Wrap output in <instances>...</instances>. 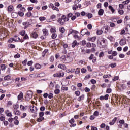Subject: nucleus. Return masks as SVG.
<instances>
[{"mask_svg": "<svg viewBox=\"0 0 130 130\" xmlns=\"http://www.w3.org/2000/svg\"><path fill=\"white\" fill-rule=\"evenodd\" d=\"M69 20H70V18H69L68 17H67L66 15H62L61 18H60L58 19V20H57V22L60 23V25L62 26V25L64 24V22H68V21H69Z\"/></svg>", "mask_w": 130, "mask_h": 130, "instance_id": "obj_1", "label": "nucleus"}, {"mask_svg": "<svg viewBox=\"0 0 130 130\" xmlns=\"http://www.w3.org/2000/svg\"><path fill=\"white\" fill-rule=\"evenodd\" d=\"M33 97V92L31 90H29L27 92L26 95L25 96V99L27 100H30L31 98Z\"/></svg>", "mask_w": 130, "mask_h": 130, "instance_id": "obj_2", "label": "nucleus"}, {"mask_svg": "<svg viewBox=\"0 0 130 130\" xmlns=\"http://www.w3.org/2000/svg\"><path fill=\"white\" fill-rule=\"evenodd\" d=\"M123 38L121 39L119 41V44L121 46H123V45H125L126 44V39H125V36H123Z\"/></svg>", "mask_w": 130, "mask_h": 130, "instance_id": "obj_3", "label": "nucleus"}, {"mask_svg": "<svg viewBox=\"0 0 130 130\" xmlns=\"http://www.w3.org/2000/svg\"><path fill=\"white\" fill-rule=\"evenodd\" d=\"M63 76H64V73H61L59 72L53 74V77L54 78H60V77H63Z\"/></svg>", "mask_w": 130, "mask_h": 130, "instance_id": "obj_4", "label": "nucleus"}, {"mask_svg": "<svg viewBox=\"0 0 130 130\" xmlns=\"http://www.w3.org/2000/svg\"><path fill=\"white\" fill-rule=\"evenodd\" d=\"M42 32L44 36H45V37H46V36H48V35L49 34V33H48V30L47 29H43L42 30Z\"/></svg>", "mask_w": 130, "mask_h": 130, "instance_id": "obj_5", "label": "nucleus"}, {"mask_svg": "<svg viewBox=\"0 0 130 130\" xmlns=\"http://www.w3.org/2000/svg\"><path fill=\"white\" fill-rule=\"evenodd\" d=\"M58 68L59 69H61L62 70H63L64 71H66V70H67V67L64 64H59L58 66Z\"/></svg>", "mask_w": 130, "mask_h": 130, "instance_id": "obj_6", "label": "nucleus"}, {"mask_svg": "<svg viewBox=\"0 0 130 130\" xmlns=\"http://www.w3.org/2000/svg\"><path fill=\"white\" fill-rule=\"evenodd\" d=\"M103 14H104V10L100 9L98 11L99 16H103Z\"/></svg>", "mask_w": 130, "mask_h": 130, "instance_id": "obj_7", "label": "nucleus"}, {"mask_svg": "<svg viewBox=\"0 0 130 130\" xmlns=\"http://www.w3.org/2000/svg\"><path fill=\"white\" fill-rule=\"evenodd\" d=\"M96 38V37H89L88 38V41H92V42H95Z\"/></svg>", "mask_w": 130, "mask_h": 130, "instance_id": "obj_8", "label": "nucleus"}, {"mask_svg": "<svg viewBox=\"0 0 130 130\" xmlns=\"http://www.w3.org/2000/svg\"><path fill=\"white\" fill-rule=\"evenodd\" d=\"M76 45H79V43L77 42V40H74L72 43V47L74 48V47H75Z\"/></svg>", "mask_w": 130, "mask_h": 130, "instance_id": "obj_9", "label": "nucleus"}, {"mask_svg": "<svg viewBox=\"0 0 130 130\" xmlns=\"http://www.w3.org/2000/svg\"><path fill=\"white\" fill-rule=\"evenodd\" d=\"M101 87L102 88H110L111 87V85L110 84H108L107 85V84L106 83H103V84L101 85Z\"/></svg>", "mask_w": 130, "mask_h": 130, "instance_id": "obj_10", "label": "nucleus"}, {"mask_svg": "<svg viewBox=\"0 0 130 130\" xmlns=\"http://www.w3.org/2000/svg\"><path fill=\"white\" fill-rule=\"evenodd\" d=\"M20 107L21 110H23V111L27 110V109H28V106H24L22 105H20Z\"/></svg>", "mask_w": 130, "mask_h": 130, "instance_id": "obj_11", "label": "nucleus"}, {"mask_svg": "<svg viewBox=\"0 0 130 130\" xmlns=\"http://www.w3.org/2000/svg\"><path fill=\"white\" fill-rule=\"evenodd\" d=\"M87 29L85 28L84 29H82L81 31V35H82V36H84V35H86V33H87Z\"/></svg>", "mask_w": 130, "mask_h": 130, "instance_id": "obj_12", "label": "nucleus"}, {"mask_svg": "<svg viewBox=\"0 0 130 130\" xmlns=\"http://www.w3.org/2000/svg\"><path fill=\"white\" fill-rule=\"evenodd\" d=\"M31 36L32 38L36 39L37 37H38V34H37L36 32H34L31 34Z\"/></svg>", "mask_w": 130, "mask_h": 130, "instance_id": "obj_13", "label": "nucleus"}, {"mask_svg": "<svg viewBox=\"0 0 130 130\" xmlns=\"http://www.w3.org/2000/svg\"><path fill=\"white\" fill-rule=\"evenodd\" d=\"M17 97L18 100H21L22 99H23V92H20Z\"/></svg>", "mask_w": 130, "mask_h": 130, "instance_id": "obj_14", "label": "nucleus"}, {"mask_svg": "<svg viewBox=\"0 0 130 130\" xmlns=\"http://www.w3.org/2000/svg\"><path fill=\"white\" fill-rule=\"evenodd\" d=\"M48 52V49H46L44 50V51L42 53V56L43 57H44L45 56V54Z\"/></svg>", "mask_w": 130, "mask_h": 130, "instance_id": "obj_15", "label": "nucleus"}, {"mask_svg": "<svg viewBox=\"0 0 130 130\" xmlns=\"http://www.w3.org/2000/svg\"><path fill=\"white\" fill-rule=\"evenodd\" d=\"M79 51H81V54H86V51H85V49L81 48L79 49Z\"/></svg>", "mask_w": 130, "mask_h": 130, "instance_id": "obj_16", "label": "nucleus"}, {"mask_svg": "<svg viewBox=\"0 0 130 130\" xmlns=\"http://www.w3.org/2000/svg\"><path fill=\"white\" fill-rule=\"evenodd\" d=\"M109 9L111 11L113 14V13H114V12H115V10L114 9V8H113V7L110 5L109 6Z\"/></svg>", "mask_w": 130, "mask_h": 130, "instance_id": "obj_17", "label": "nucleus"}, {"mask_svg": "<svg viewBox=\"0 0 130 130\" xmlns=\"http://www.w3.org/2000/svg\"><path fill=\"white\" fill-rule=\"evenodd\" d=\"M42 120H44V117H40L37 119L38 122H41Z\"/></svg>", "mask_w": 130, "mask_h": 130, "instance_id": "obj_18", "label": "nucleus"}, {"mask_svg": "<svg viewBox=\"0 0 130 130\" xmlns=\"http://www.w3.org/2000/svg\"><path fill=\"white\" fill-rule=\"evenodd\" d=\"M13 10H14V7L13 6H8V11L9 12H12V11H13Z\"/></svg>", "mask_w": 130, "mask_h": 130, "instance_id": "obj_19", "label": "nucleus"}, {"mask_svg": "<svg viewBox=\"0 0 130 130\" xmlns=\"http://www.w3.org/2000/svg\"><path fill=\"white\" fill-rule=\"evenodd\" d=\"M8 47H9V48H15V47H16V46L14 44H9Z\"/></svg>", "mask_w": 130, "mask_h": 130, "instance_id": "obj_20", "label": "nucleus"}, {"mask_svg": "<svg viewBox=\"0 0 130 130\" xmlns=\"http://www.w3.org/2000/svg\"><path fill=\"white\" fill-rule=\"evenodd\" d=\"M51 37L52 39H55L57 37V35L56 33L52 34Z\"/></svg>", "mask_w": 130, "mask_h": 130, "instance_id": "obj_21", "label": "nucleus"}, {"mask_svg": "<svg viewBox=\"0 0 130 130\" xmlns=\"http://www.w3.org/2000/svg\"><path fill=\"white\" fill-rule=\"evenodd\" d=\"M11 79V76L10 75H7V76H6L5 77H4V80H6V81H9V80Z\"/></svg>", "mask_w": 130, "mask_h": 130, "instance_id": "obj_22", "label": "nucleus"}, {"mask_svg": "<svg viewBox=\"0 0 130 130\" xmlns=\"http://www.w3.org/2000/svg\"><path fill=\"white\" fill-rule=\"evenodd\" d=\"M59 31L61 33H64V32H66V29H64V27H61L59 28Z\"/></svg>", "mask_w": 130, "mask_h": 130, "instance_id": "obj_23", "label": "nucleus"}, {"mask_svg": "<svg viewBox=\"0 0 130 130\" xmlns=\"http://www.w3.org/2000/svg\"><path fill=\"white\" fill-rule=\"evenodd\" d=\"M118 12L119 13V14L120 15H123V14H124V11H123V10L121 9V10H118Z\"/></svg>", "mask_w": 130, "mask_h": 130, "instance_id": "obj_24", "label": "nucleus"}, {"mask_svg": "<svg viewBox=\"0 0 130 130\" xmlns=\"http://www.w3.org/2000/svg\"><path fill=\"white\" fill-rule=\"evenodd\" d=\"M35 67L36 69H41V65H40L39 63H36L35 65Z\"/></svg>", "mask_w": 130, "mask_h": 130, "instance_id": "obj_25", "label": "nucleus"}, {"mask_svg": "<svg viewBox=\"0 0 130 130\" xmlns=\"http://www.w3.org/2000/svg\"><path fill=\"white\" fill-rule=\"evenodd\" d=\"M54 93L56 94V95H57L60 93V90L58 89H56L54 90Z\"/></svg>", "mask_w": 130, "mask_h": 130, "instance_id": "obj_26", "label": "nucleus"}, {"mask_svg": "<svg viewBox=\"0 0 130 130\" xmlns=\"http://www.w3.org/2000/svg\"><path fill=\"white\" fill-rule=\"evenodd\" d=\"M39 20L41 21V22H43V21H45V20H46V18L45 17H40L39 18Z\"/></svg>", "mask_w": 130, "mask_h": 130, "instance_id": "obj_27", "label": "nucleus"}, {"mask_svg": "<svg viewBox=\"0 0 130 130\" xmlns=\"http://www.w3.org/2000/svg\"><path fill=\"white\" fill-rule=\"evenodd\" d=\"M20 35L22 36H25V35L26 34V31L22 30L19 32Z\"/></svg>", "mask_w": 130, "mask_h": 130, "instance_id": "obj_28", "label": "nucleus"}, {"mask_svg": "<svg viewBox=\"0 0 130 130\" xmlns=\"http://www.w3.org/2000/svg\"><path fill=\"white\" fill-rule=\"evenodd\" d=\"M17 14L20 16V17H23L24 16V13L21 12V11H19L17 13Z\"/></svg>", "mask_w": 130, "mask_h": 130, "instance_id": "obj_29", "label": "nucleus"}, {"mask_svg": "<svg viewBox=\"0 0 130 130\" xmlns=\"http://www.w3.org/2000/svg\"><path fill=\"white\" fill-rule=\"evenodd\" d=\"M81 73H82V74H85V73H87V69L82 68V69H81Z\"/></svg>", "mask_w": 130, "mask_h": 130, "instance_id": "obj_30", "label": "nucleus"}, {"mask_svg": "<svg viewBox=\"0 0 130 130\" xmlns=\"http://www.w3.org/2000/svg\"><path fill=\"white\" fill-rule=\"evenodd\" d=\"M109 67H111V68H115V67H116V63H111L109 65Z\"/></svg>", "mask_w": 130, "mask_h": 130, "instance_id": "obj_31", "label": "nucleus"}, {"mask_svg": "<svg viewBox=\"0 0 130 130\" xmlns=\"http://www.w3.org/2000/svg\"><path fill=\"white\" fill-rule=\"evenodd\" d=\"M32 65H33V61L31 60L28 62L27 66H28V67H31Z\"/></svg>", "mask_w": 130, "mask_h": 130, "instance_id": "obj_32", "label": "nucleus"}, {"mask_svg": "<svg viewBox=\"0 0 130 130\" xmlns=\"http://www.w3.org/2000/svg\"><path fill=\"white\" fill-rule=\"evenodd\" d=\"M12 16H15V17H14L13 18H17V17H18V13L17 12H13L12 13Z\"/></svg>", "mask_w": 130, "mask_h": 130, "instance_id": "obj_33", "label": "nucleus"}, {"mask_svg": "<svg viewBox=\"0 0 130 130\" xmlns=\"http://www.w3.org/2000/svg\"><path fill=\"white\" fill-rule=\"evenodd\" d=\"M90 78H91V75L90 74H88L85 77L84 80H88L90 79Z\"/></svg>", "mask_w": 130, "mask_h": 130, "instance_id": "obj_34", "label": "nucleus"}, {"mask_svg": "<svg viewBox=\"0 0 130 130\" xmlns=\"http://www.w3.org/2000/svg\"><path fill=\"white\" fill-rule=\"evenodd\" d=\"M40 117H43L44 116V112H40L39 113Z\"/></svg>", "mask_w": 130, "mask_h": 130, "instance_id": "obj_35", "label": "nucleus"}, {"mask_svg": "<svg viewBox=\"0 0 130 130\" xmlns=\"http://www.w3.org/2000/svg\"><path fill=\"white\" fill-rule=\"evenodd\" d=\"M80 72H81V71L80 70V69L77 68L75 71V74L77 75L78 74H80Z\"/></svg>", "mask_w": 130, "mask_h": 130, "instance_id": "obj_36", "label": "nucleus"}, {"mask_svg": "<svg viewBox=\"0 0 130 130\" xmlns=\"http://www.w3.org/2000/svg\"><path fill=\"white\" fill-rule=\"evenodd\" d=\"M1 68L2 71H5V70H6V65L2 64Z\"/></svg>", "mask_w": 130, "mask_h": 130, "instance_id": "obj_37", "label": "nucleus"}, {"mask_svg": "<svg viewBox=\"0 0 130 130\" xmlns=\"http://www.w3.org/2000/svg\"><path fill=\"white\" fill-rule=\"evenodd\" d=\"M87 17L88 19H91V18H93V14L92 13H88L87 14Z\"/></svg>", "mask_w": 130, "mask_h": 130, "instance_id": "obj_38", "label": "nucleus"}, {"mask_svg": "<svg viewBox=\"0 0 130 130\" xmlns=\"http://www.w3.org/2000/svg\"><path fill=\"white\" fill-rule=\"evenodd\" d=\"M50 32L52 34L56 33V30L54 28H51Z\"/></svg>", "mask_w": 130, "mask_h": 130, "instance_id": "obj_39", "label": "nucleus"}, {"mask_svg": "<svg viewBox=\"0 0 130 130\" xmlns=\"http://www.w3.org/2000/svg\"><path fill=\"white\" fill-rule=\"evenodd\" d=\"M26 16H27V17H31V16H32V13L31 12H28L26 14Z\"/></svg>", "mask_w": 130, "mask_h": 130, "instance_id": "obj_40", "label": "nucleus"}, {"mask_svg": "<svg viewBox=\"0 0 130 130\" xmlns=\"http://www.w3.org/2000/svg\"><path fill=\"white\" fill-rule=\"evenodd\" d=\"M94 116H98L99 115V112L95 111L93 113Z\"/></svg>", "mask_w": 130, "mask_h": 130, "instance_id": "obj_41", "label": "nucleus"}, {"mask_svg": "<svg viewBox=\"0 0 130 130\" xmlns=\"http://www.w3.org/2000/svg\"><path fill=\"white\" fill-rule=\"evenodd\" d=\"M40 111L43 112L45 110V107L41 106L40 108Z\"/></svg>", "mask_w": 130, "mask_h": 130, "instance_id": "obj_42", "label": "nucleus"}, {"mask_svg": "<svg viewBox=\"0 0 130 130\" xmlns=\"http://www.w3.org/2000/svg\"><path fill=\"white\" fill-rule=\"evenodd\" d=\"M21 55L20 54L17 53V54L14 55V58H19L20 57Z\"/></svg>", "mask_w": 130, "mask_h": 130, "instance_id": "obj_43", "label": "nucleus"}, {"mask_svg": "<svg viewBox=\"0 0 130 130\" xmlns=\"http://www.w3.org/2000/svg\"><path fill=\"white\" fill-rule=\"evenodd\" d=\"M119 79V77L118 76H114V78L113 79V81L114 82H115V81H117Z\"/></svg>", "mask_w": 130, "mask_h": 130, "instance_id": "obj_44", "label": "nucleus"}, {"mask_svg": "<svg viewBox=\"0 0 130 130\" xmlns=\"http://www.w3.org/2000/svg\"><path fill=\"white\" fill-rule=\"evenodd\" d=\"M23 36H24L23 39L24 40L29 39V36H28V34H25Z\"/></svg>", "mask_w": 130, "mask_h": 130, "instance_id": "obj_45", "label": "nucleus"}, {"mask_svg": "<svg viewBox=\"0 0 130 130\" xmlns=\"http://www.w3.org/2000/svg\"><path fill=\"white\" fill-rule=\"evenodd\" d=\"M54 61V57L53 56H52L50 57V61L51 62H53Z\"/></svg>", "mask_w": 130, "mask_h": 130, "instance_id": "obj_46", "label": "nucleus"}, {"mask_svg": "<svg viewBox=\"0 0 130 130\" xmlns=\"http://www.w3.org/2000/svg\"><path fill=\"white\" fill-rule=\"evenodd\" d=\"M69 121L70 124L75 123V120L74 118H72L71 120H69Z\"/></svg>", "mask_w": 130, "mask_h": 130, "instance_id": "obj_47", "label": "nucleus"}, {"mask_svg": "<svg viewBox=\"0 0 130 130\" xmlns=\"http://www.w3.org/2000/svg\"><path fill=\"white\" fill-rule=\"evenodd\" d=\"M31 22H32V19L28 20L27 21H26L28 27L31 25Z\"/></svg>", "mask_w": 130, "mask_h": 130, "instance_id": "obj_48", "label": "nucleus"}, {"mask_svg": "<svg viewBox=\"0 0 130 130\" xmlns=\"http://www.w3.org/2000/svg\"><path fill=\"white\" fill-rule=\"evenodd\" d=\"M104 56V52H101L99 54V57H103Z\"/></svg>", "mask_w": 130, "mask_h": 130, "instance_id": "obj_49", "label": "nucleus"}, {"mask_svg": "<svg viewBox=\"0 0 130 130\" xmlns=\"http://www.w3.org/2000/svg\"><path fill=\"white\" fill-rule=\"evenodd\" d=\"M106 126V125H105V123H102L100 125L101 128H105V127Z\"/></svg>", "mask_w": 130, "mask_h": 130, "instance_id": "obj_50", "label": "nucleus"}, {"mask_svg": "<svg viewBox=\"0 0 130 130\" xmlns=\"http://www.w3.org/2000/svg\"><path fill=\"white\" fill-rule=\"evenodd\" d=\"M84 91H85L86 93H89V92H90V88L88 87H85L84 89Z\"/></svg>", "mask_w": 130, "mask_h": 130, "instance_id": "obj_51", "label": "nucleus"}, {"mask_svg": "<svg viewBox=\"0 0 130 130\" xmlns=\"http://www.w3.org/2000/svg\"><path fill=\"white\" fill-rule=\"evenodd\" d=\"M48 98H49V99H51L52 98H53V94L52 93H49V95H48Z\"/></svg>", "mask_w": 130, "mask_h": 130, "instance_id": "obj_52", "label": "nucleus"}, {"mask_svg": "<svg viewBox=\"0 0 130 130\" xmlns=\"http://www.w3.org/2000/svg\"><path fill=\"white\" fill-rule=\"evenodd\" d=\"M76 96H79L80 95V91H76L75 92Z\"/></svg>", "mask_w": 130, "mask_h": 130, "instance_id": "obj_53", "label": "nucleus"}, {"mask_svg": "<svg viewBox=\"0 0 130 130\" xmlns=\"http://www.w3.org/2000/svg\"><path fill=\"white\" fill-rule=\"evenodd\" d=\"M96 118V117H95V116L93 115H91L89 119H90V120H94V119Z\"/></svg>", "mask_w": 130, "mask_h": 130, "instance_id": "obj_54", "label": "nucleus"}, {"mask_svg": "<svg viewBox=\"0 0 130 130\" xmlns=\"http://www.w3.org/2000/svg\"><path fill=\"white\" fill-rule=\"evenodd\" d=\"M90 82L91 84H93V85L96 84V83H97V81H96V80H95L94 79H91Z\"/></svg>", "mask_w": 130, "mask_h": 130, "instance_id": "obj_55", "label": "nucleus"}, {"mask_svg": "<svg viewBox=\"0 0 130 130\" xmlns=\"http://www.w3.org/2000/svg\"><path fill=\"white\" fill-rule=\"evenodd\" d=\"M13 108L14 109H18V108H19V105H18V104L14 105H13Z\"/></svg>", "mask_w": 130, "mask_h": 130, "instance_id": "obj_56", "label": "nucleus"}, {"mask_svg": "<svg viewBox=\"0 0 130 130\" xmlns=\"http://www.w3.org/2000/svg\"><path fill=\"white\" fill-rule=\"evenodd\" d=\"M119 7L120 8V9H124V5L120 4L119 5Z\"/></svg>", "mask_w": 130, "mask_h": 130, "instance_id": "obj_57", "label": "nucleus"}, {"mask_svg": "<svg viewBox=\"0 0 130 130\" xmlns=\"http://www.w3.org/2000/svg\"><path fill=\"white\" fill-rule=\"evenodd\" d=\"M108 97H109V94H106L105 96H104V98L105 100H108Z\"/></svg>", "mask_w": 130, "mask_h": 130, "instance_id": "obj_58", "label": "nucleus"}, {"mask_svg": "<svg viewBox=\"0 0 130 130\" xmlns=\"http://www.w3.org/2000/svg\"><path fill=\"white\" fill-rule=\"evenodd\" d=\"M87 28L89 29V30H92V24H89L87 25Z\"/></svg>", "mask_w": 130, "mask_h": 130, "instance_id": "obj_59", "label": "nucleus"}, {"mask_svg": "<svg viewBox=\"0 0 130 130\" xmlns=\"http://www.w3.org/2000/svg\"><path fill=\"white\" fill-rule=\"evenodd\" d=\"M92 46V44L90 43V42H88L86 44V47H88V48H90Z\"/></svg>", "mask_w": 130, "mask_h": 130, "instance_id": "obj_60", "label": "nucleus"}, {"mask_svg": "<svg viewBox=\"0 0 130 130\" xmlns=\"http://www.w3.org/2000/svg\"><path fill=\"white\" fill-rule=\"evenodd\" d=\"M106 93H107L108 94L111 93V89L110 88L107 89Z\"/></svg>", "mask_w": 130, "mask_h": 130, "instance_id": "obj_61", "label": "nucleus"}, {"mask_svg": "<svg viewBox=\"0 0 130 130\" xmlns=\"http://www.w3.org/2000/svg\"><path fill=\"white\" fill-rule=\"evenodd\" d=\"M22 64L23 66H26L27 65V59H25L24 61H22Z\"/></svg>", "mask_w": 130, "mask_h": 130, "instance_id": "obj_62", "label": "nucleus"}, {"mask_svg": "<svg viewBox=\"0 0 130 130\" xmlns=\"http://www.w3.org/2000/svg\"><path fill=\"white\" fill-rule=\"evenodd\" d=\"M120 124H124V120L122 119V120H120L119 121Z\"/></svg>", "mask_w": 130, "mask_h": 130, "instance_id": "obj_63", "label": "nucleus"}, {"mask_svg": "<svg viewBox=\"0 0 130 130\" xmlns=\"http://www.w3.org/2000/svg\"><path fill=\"white\" fill-rule=\"evenodd\" d=\"M112 55L113 56H116V55H117V52L116 51H114L112 54Z\"/></svg>", "mask_w": 130, "mask_h": 130, "instance_id": "obj_64", "label": "nucleus"}]
</instances>
